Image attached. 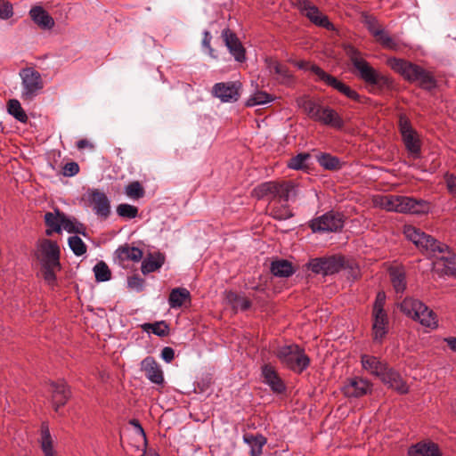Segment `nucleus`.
I'll return each mask as SVG.
<instances>
[{
    "mask_svg": "<svg viewBox=\"0 0 456 456\" xmlns=\"http://www.w3.org/2000/svg\"><path fill=\"white\" fill-rule=\"evenodd\" d=\"M399 213L413 215L427 214L429 211V203L424 200H416L411 197L399 195Z\"/></svg>",
    "mask_w": 456,
    "mask_h": 456,
    "instance_id": "obj_15",
    "label": "nucleus"
},
{
    "mask_svg": "<svg viewBox=\"0 0 456 456\" xmlns=\"http://www.w3.org/2000/svg\"><path fill=\"white\" fill-rule=\"evenodd\" d=\"M271 272L277 277H289L295 273V270L289 261L281 259L272 262Z\"/></svg>",
    "mask_w": 456,
    "mask_h": 456,
    "instance_id": "obj_36",
    "label": "nucleus"
},
{
    "mask_svg": "<svg viewBox=\"0 0 456 456\" xmlns=\"http://www.w3.org/2000/svg\"><path fill=\"white\" fill-rule=\"evenodd\" d=\"M444 180L446 183V186L448 191L453 196L456 197V175L453 174H446L444 175Z\"/></svg>",
    "mask_w": 456,
    "mask_h": 456,
    "instance_id": "obj_59",
    "label": "nucleus"
},
{
    "mask_svg": "<svg viewBox=\"0 0 456 456\" xmlns=\"http://www.w3.org/2000/svg\"><path fill=\"white\" fill-rule=\"evenodd\" d=\"M125 192L128 197L134 200L142 198L145 193L143 187L137 181L132 182L129 184H127L126 186Z\"/></svg>",
    "mask_w": 456,
    "mask_h": 456,
    "instance_id": "obj_51",
    "label": "nucleus"
},
{
    "mask_svg": "<svg viewBox=\"0 0 456 456\" xmlns=\"http://www.w3.org/2000/svg\"><path fill=\"white\" fill-rule=\"evenodd\" d=\"M244 441L251 446V456H260L263 452V446L266 444V438L262 436L246 435Z\"/></svg>",
    "mask_w": 456,
    "mask_h": 456,
    "instance_id": "obj_40",
    "label": "nucleus"
},
{
    "mask_svg": "<svg viewBox=\"0 0 456 456\" xmlns=\"http://www.w3.org/2000/svg\"><path fill=\"white\" fill-rule=\"evenodd\" d=\"M265 64L270 74L276 75L280 84L288 85L292 81L293 77L287 65L271 57L265 59Z\"/></svg>",
    "mask_w": 456,
    "mask_h": 456,
    "instance_id": "obj_20",
    "label": "nucleus"
},
{
    "mask_svg": "<svg viewBox=\"0 0 456 456\" xmlns=\"http://www.w3.org/2000/svg\"><path fill=\"white\" fill-rule=\"evenodd\" d=\"M161 358L167 363L175 358V350L170 346H166L161 351Z\"/></svg>",
    "mask_w": 456,
    "mask_h": 456,
    "instance_id": "obj_61",
    "label": "nucleus"
},
{
    "mask_svg": "<svg viewBox=\"0 0 456 456\" xmlns=\"http://www.w3.org/2000/svg\"><path fill=\"white\" fill-rule=\"evenodd\" d=\"M372 336L375 342L381 343L387 333L388 318L387 313H372Z\"/></svg>",
    "mask_w": 456,
    "mask_h": 456,
    "instance_id": "obj_27",
    "label": "nucleus"
},
{
    "mask_svg": "<svg viewBox=\"0 0 456 456\" xmlns=\"http://www.w3.org/2000/svg\"><path fill=\"white\" fill-rule=\"evenodd\" d=\"M311 71L317 76L319 81L323 82L326 86L333 88L340 94H342L343 90L347 86L334 76L324 71L318 65H312Z\"/></svg>",
    "mask_w": 456,
    "mask_h": 456,
    "instance_id": "obj_28",
    "label": "nucleus"
},
{
    "mask_svg": "<svg viewBox=\"0 0 456 456\" xmlns=\"http://www.w3.org/2000/svg\"><path fill=\"white\" fill-rule=\"evenodd\" d=\"M361 363L364 370L379 379L388 366V364L385 361L380 360V358L366 354H362Z\"/></svg>",
    "mask_w": 456,
    "mask_h": 456,
    "instance_id": "obj_21",
    "label": "nucleus"
},
{
    "mask_svg": "<svg viewBox=\"0 0 456 456\" xmlns=\"http://www.w3.org/2000/svg\"><path fill=\"white\" fill-rule=\"evenodd\" d=\"M345 259L341 256H330L311 259L307 264V269L315 274L323 276L338 273L344 267Z\"/></svg>",
    "mask_w": 456,
    "mask_h": 456,
    "instance_id": "obj_10",
    "label": "nucleus"
},
{
    "mask_svg": "<svg viewBox=\"0 0 456 456\" xmlns=\"http://www.w3.org/2000/svg\"><path fill=\"white\" fill-rule=\"evenodd\" d=\"M386 301V295L384 292H379L373 305V313H385L384 305Z\"/></svg>",
    "mask_w": 456,
    "mask_h": 456,
    "instance_id": "obj_60",
    "label": "nucleus"
},
{
    "mask_svg": "<svg viewBox=\"0 0 456 456\" xmlns=\"http://www.w3.org/2000/svg\"><path fill=\"white\" fill-rule=\"evenodd\" d=\"M50 392L52 394V403L56 412L64 406L71 396L69 387L64 381L50 383Z\"/></svg>",
    "mask_w": 456,
    "mask_h": 456,
    "instance_id": "obj_16",
    "label": "nucleus"
},
{
    "mask_svg": "<svg viewBox=\"0 0 456 456\" xmlns=\"http://www.w3.org/2000/svg\"><path fill=\"white\" fill-rule=\"evenodd\" d=\"M305 16L316 26L333 29V24L329 20L326 15H323L318 8L312 9V12L305 13Z\"/></svg>",
    "mask_w": 456,
    "mask_h": 456,
    "instance_id": "obj_43",
    "label": "nucleus"
},
{
    "mask_svg": "<svg viewBox=\"0 0 456 456\" xmlns=\"http://www.w3.org/2000/svg\"><path fill=\"white\" fill-rule=\"evenodd\" d=\"M257 200L268 199L270 203L288 202L297 196V187L291 182H265L252 191Z\"/></svg>",
    "mask_w": 456,
    "mask_h": 456,
    "instance_id": "obj_4",
    "label": "nucleus"
},
{
    "mask_svg": "<svg viewBox=\"0 0 456 456\" xmlns=\"http://www.w3.org/2000/svg\"><path fill=\"white\" fill-rule=\"evenodd\" d=\"M86 147L93 148V145L86 139H81L77 142V148L78 150H84Z\"/></svg>",
    "mask_w": 456,
    "mask_h": 456,
    "instance_id": "obj_64",
    "label": "nucleus"
},
{
    "mask_svg": "<svg viewBox=\"0 0 456 456\" xmlns=\"http://www.w3.org/2000/svg\"><path fill=\"white\" fill-rule=\"evenodd\" d=\"M410 456H441L437 444L434 443H419L409 449Z\"/></svg>",
    "mask_w": 456,
    "mask_h": 456,
    "instance_id": "obj_30",
    "label": "nucleus"
},
{
    "mask_svg": "<svg viewBox=\"0 0 456 456\" xmlns=\"http://www.w3.org/2000/svg\"><path fill=\"white\" fill-rule=\"evenodd\" d=\"M29 16L41 29L49 30L54 27L53 18L40 5L33 6L29 11Z\"/></svg>",
    "mask_w": 456,
    "mask_h": 456,
    "instance_id": "obj_25",
    "label": "nucleus"
},
{
    "mask_svg": "<svg viewBox=\"0 0 456 456\" xmlns=\"http://www.w3.org/2000/svg\"><path fill=\"white\" fill-rule=\"evenodd\" d=\"M115 254L119 265H123L126 261L139 262L143 256L142 249L136 247H130L127 244L119 247Z\"/></svg>",
    "mask_w": 456,
    "mask_h": 456,
    "instance_id": "obj_29",
    "label": "nucleus"
},
{
    "mask_svg": "<svg viewBox=\"0 0 456 456\" xmlns=\"http://www.w3.org/2000/svg\"><path fill=\"white\" fill-rule=\"evenodd\" d=\"M7 109L9 114L13 116L18 121L21 123H27L28 116L22 109L20 102L16 99L9 100L7 103Z\"/></svg>",
    "mask_w": 456,
    "mask_h": 456,
    "instance_id": "obj_45",
    "label": "nucleus"
},
{
    "mask_svg": "<svg viewBox=\"0 0 456 456\" xmlns=\"http://www.w3.org/2000/svg\"><path fill=\"white\" fill-rule=\"evenodd\" d=\"M66 215L59 208H55L54 212H46L44 216L45 224L47 226L45 234L51 236L53 232L61 233L62 228V220Z\"/></svg>",
    "mask_w": 456,
    "mask_h": 456,
    "instance_id": "obj_26",
    "label": "nucleus"
},
{
    "mask_svg": "<svg viewBox=\"0 0 456 456\" xmlns=\"http://www.w3.org/2000/svg\"><path fill=\"white\" fill-rule=\"evenodd\" d=\"M314 121L338 130L342 129L345 125L343 118L334 109L323 105L320 108Z\"/></svg>",
    "mask_w": 456,
    "mask_h": 456,
    "instance_id": "obj_18",
    "label": "nucleus"
},
{
    "mask_svg": "<svg viewBox=\"0 0 456 456\" xmlns=\"http://www.w3.org/2000/svg\"><path fill=\"white\" fill-rule=\"evenodd\" d=\"M344 224V215L331 210L311 220L309 227L314 232H337L342 230Z\"/></svg>",
    "mask_w": 456,
    "mask_h": 456,
    "instance_id": "obj_9",
    "label": "nucleus"
},
{
    "mask_svg": "<svg viewBox=\"0 0 456 456\" xmlns=\"http://www.w3.org/2000/svg\"><path fill=\"white\" fill-rule=\"evenodd\" d=\"M309 158V153H299L289 159L288 167L294 170L303 169L304 167H305V161Z\"/></svg>",
    "mask_w": 456,
    "mask_h": 456,
    "instance_id": "obj_53",
    "label": "nucleus"
},
{
    "mask_svg": "<svg viewBox=\"0 0 456 456\" xmlns=\"http://www.w3.org/2000/svg\"><path fill=\"white\" fill-rule=\"evenodd\" d=\"M191 300L190 291L185 288L173 289L169 294L168 304L171 308H179Z\"/></svg>",
    "mask_w": 456,
    "mask_h": 456,
    "instance_id": "obj_35",
    "label": "nucleus"
},
{
    "mask_svg": "<svg viewBox=\"0 0 456 456\" xmlns=\"http://www.w3.org/2000/svg\"><path fill=\"white\" fill-rule=\"evenodd\" d=\"M222 37L230 53L234 57V59L239 62L244 61L246 60L245 48L236 34L231 29L225 28L222 32Z\"/></svg>",
    "mask_w": 456,
    "mask_h": 456,
    "instance_id": "obj_17",
    "label": "nucleus"
},
{
    "mask_svg": "<svg viewBox=\"0 0 456 456\" xmlns=\"http://www.w3.org/2000/svg\"><path fill=\"white\" fill-rule=\"evenodd\" d=\"M444 342L452 351L456 352V338L449 337L444 338Z\"/></svg>",
    "mask_w": 456,
    "mask_h": 456,
    "instance_id": "obj_63",
    "label": "nucleus"
},
{
    "mask_svg": "<svg viewBox=\"0 0 456 456\" xmlns=\"http://www.w3.org/2000/svg\"><path fill=\"white\" fill-rule=\"evenodd\" d=\"M79 172V166L77 162L71 161L64 165L62 174L65 176H74Z\"/></svg>",
    "mask_w": 456,
    "mask_h": 456,
    "instance_id": "obj_57",
    "label": "nucleus"
},
{
    "mask_svg": "<svg viewBox=\"0 0 456 456\" xmlns=\"http://www.w3.org/2000/svg\"><path fill=\"white\" fill-rule=\"evenodd\" d=\"M13 15L12 4L5 0L0 4V19L8 20Z\"/></svg>",
    "mask_w": 456,
    "mask_h": 456,
    "instance_id": "obj_55",
    "label": "nucleus"
},
{
    "mask_svg": "<svg viewBox=\"0 0 456 456\" xmlns=\"http://www.w3.org/2000/svg\"><path fill=\"white\" fill-rule=\"evenodd\" d=\"M212 39V36L209 31L205 30L203 33L202 45L203 47L208 49V53L213 59H217L218 55L216 53V50L213 49L210 45V41Z\"/></svg>",
    "mask_w": 456,
    "mask_h": 456,
    "instance_id": "obj_56",
    "label": "nucleus"
},
{
    "mask_svg": "<svg viewBox=\"0 0 456 456\" xmlns=\"http://www.w3.org/2000/svg\"><path fill=\"white\" fill-rule=\"evenodd\" d=\"M298 8L305 13L312 12V9L317 8L308 0H297Z\"/></svg>",
    "mask_w": 456,
    "mask_h": 456,
    "instance_id": "obj_62",
    "label": "nucleus"
},
{
    "mask_svg": "<svg viewBox=\"0 0 456 456\" xmlns=\"http://www.w3.org/2000/svg\"><path fill=\"white\" fill-rule=\"evenodd\" d=\"M240 89L238 82H220L214 85L212 94L222 102H235L240 98Z\"/></svg>",
    "mask_w": 456,
    "mask_h": 456,
    "instance_id": "obj_12",
    "label": "nucleus"
},
{
    "mask_svg": "<svg viewBox=\"0 0 456 456\" xmlns=\"http://www.w3.org/2000/svg\"><path fill=\"white\" fill-rule=\"evenodd\" d=\"M316 158L319 165L326 170L335 171L342 167L340 159L330 153H321Z\"/></svg>",
    "mask_w": 456,
    "mask_h": 456,
    "instance_id": "obj_38",
    "label": "nucleus"
},
{
    "mask_svg": "<svg viewBox=\"0 0 456 456\" xmlns=\"http://www.w3.org/2000/svg\"><path fill=\"white\" fill-rule=\"evenodd\" d=\"M342 94L356 102H362V100L365 99L363 96L359 94L355 90L351 88L349 86H346L345 87V89L342 92Z\"/></svg>",
    "mask_w": 456,
    "mask_h": 456,
    "instance_id": "obj_58",
    "label": "nucleus"
},
{
    "mask_svg": "<svg viewBox=\"0 0 456 456\" xmlns=\"http://www.w3.org/2000/svg\"><path fill=\"white\" fill-rule=\"evenodd\" d=\"M127 284L130 289L140 292L144 288L145 281L139 275H133L128 278Z\"/></svg>",
    "mask_w": 456,
    "mask_h": 456,
    "instance_id": "obj_54",
    "label": "nucleus"
},
{
    "mask_svg": "<svg viewBox=\"0 0 456 456\" xmlns=\"http://www.w3.org/2000/svg\"><path fill=\"white\" fill-rule=\"evenodd\" d=\"M94 273L95 280L99 282L108 281L111 278V272L107 264L103 261L98 262L94 266Z\"/></svg>",
    "mask_w": 456,
    "mask_h": 456,
    "instance_id": "obj_47",
    "label": "nucleus"
},
{
    "mask_svg": "<svg viewBox=\"0 0 456 456\" xmlns=\"http://www.w3.org/2000/svg\"><path fill=\"white\" fill-rule=\"evenodd\" d=\"M141 369L151 382L157 385L164 383L163 371L153 357L148 356L143 359L141 362Z\"/></svg>",
    "mask_w": 456,
    "mask_h": 456,
    "instance_id": "obj_19",
    "label": "nucleus"
},
{
    "mask_svg": "<svg viewBox=\"0 0 456 456\" xmlns=\"http://www.w3.org/2000/svg\"><path fill=\"white\" fill-rule=\"evenodd\" d=\"M405 236L428 256H436L437 252H443L447 245L436 240L431 235L421 232L414 226H408L404 230Z\"/></svg>",
    "mask_w": 456,
    "mask_h": 456,
    "instance_id": "obj_7",
    "label": "nucleus"
},
{
    "mask_svg": "<svg viewBox=\"0 0 456 456\" xmlns=\"http://www.w3.org/2000/svg\"><path fill=\"white\" fill-rule=\"evenodd\" d=\"M264 382L267 384L274 393L281 394L286 390L282 379L279 377L276 370L270 364L262 367Z\"/></svg>",
    "mask_w": 456,
    "mask_h": 456,
    "instance_id": "obj_23",
    "label": "nucleus"
},
{
    "mask_svg": "<svg viewBox=\"0 0 456 456\" xmlns=\"http://www.w3.org/2000/svg\"><path fill=\"white\" fill-rule=\"evenodd\" d=\"M275 355L283 365L297 373H302L310 364L305 350L296 344L280 346Z\"/></svg>",
    "mask_w": 456,
    "mask_h": 456,
    "instance_id": "obj_5",
    "label": "nucleus"
},
{
    "mask_svg": "<svg viewBox=\"0 0 456 456\" xmlns=\"http://www.w3.org/2000/svg\"><path fill=\"white\" fill-rule=\"evenodd\" d=\"M398 129L409 156L413 159H419L421 156V140L405 114H400L399 116Z\"/></svg>",
    "mask_w": 456,
    "mask_h": 456,
    "instance_id": "obj_6",
    "label": "nucleus"
},
{
    "mask_svg": "<svg viewBox=\"0 0 456 456\" xmlns=\"http://www.w3.org/2000/svg\"><path fill=\"white\" fill-rule=\"evenodd\" d=\"M375 204L387 211L398 212L399 195H382L375 200Z\"/></svg>",
    "mask_w": 456,
    "mask_h": 456,
    "instance_id": "obj_39",
    "label": "nucleus"
},
{
    "mask_svg": "<svg viewBox=\"0 0 456 456\" xmlns=\"http://www.w3.org/2000/svg\"><path fill=\"white\" fill-rule=\"evenodd\" d=\"M271 216L278 220H287L293 216V213L287 205V202H281L280 207H272Z\"/></svg>",
    "mask_w": 456,
    "mask_h": 456,
    "instance_id": "obj_48",
    "label": "nucleus"
},
{
    "mask_svg": "<svg viewBox=\"0 0 456 456\" xmlns=\"http://www.w3.org/2000/svg\"><path fill=\"white\" fill-rule=\"evenodd\" d=\"M372 391V383L366 379L355 377L348 379L343 387V392L347 397H362Z\"/></svg>",
    "mask_w": 456,
    "mask_h": 456,
    "instance_id": "obj_13",
    "label": "nucleus"
},
{
    "mask_svg": "<svg viewBox=\"0 0 456 456\" xmlns=\"http://www.w3.org/2000/svg\"><path fill=\"white\" fill-rule=\"evenodd\" d=\"M37 258L41 264V271L45 281L51 287L56 284V272L61 266L60 263L61 250L56 241L45 239L38 246Z\"/></svg>",
    "mask_w": 456,
    "mask_h": 456,
    "instance_id": "obj_3",
    "label": "nucleus"
},
{
    "mask_svg": "<svg viewBox=\"0 0 456 456\" xmlns=\"http://www.w3.org/2000/svg\"><path fill=\"white\" fill-rule=\"evenodd\" d=\"M298 105L301 109H303L305 114L314 121L319 113L320 108L322 107L321 103L316 102L306 97L301 98L298 101Z\"/></svg>",
    "mask_w": 456,
    "mask_h": 456,
    "instance_id": "obj_42",
    "label": "nucleus"
},
{
    "mask_svg": "<svg viewBox=\"0 0 456 456\" xmlns=\"http://www.w3.org/2000/svg\"><path fill=\"white\" fill-rule=\"evenodd\" d=\"M62 228L69 233L86 236V226L76 218H70L66 216L65 219L62 220Z\"/></svg>",
    "mask_w": 456,
    "mask_h": 456,
    "instance_id": "obj_44",
    "label": "nucleus"
},
{
    "mask_svg": "<svg viewBox=\"0 0 456 456\" xmlns=\"http://www.w3.org/2000/svg\"><path fill=\"white\" fill-rule=\"evenodd\" d=\"M117 213L121 217L134 218L138 215V208L133 205L122 203L117 207Z\"/></svg>",
    "mask_w": 456,
    "mask_h": 456,
    "instance_id": "obj_52",
    "label": "nucleus"
},
{
    "mask_svg": "<svg viewBox=\"0 0 456 456\" xmlns=\"http://www.w3.org/2000/svg\"><path fill=\"white\" fill-rule=\"evenodd\" d=\"M369 30L370 34L376 38L377 42L382 45V47L397 51L400 49L399 42L389 36L384 29L377 27L375 22L370 23Z\"/></svg>",
    "mask_w": 456,
    "mask_h": 456,
    "instance_id": "obj_24",
    "label": "nucleus"
},
{
    "mask_svg": "<svg viewBox=\"0 0 456 456\" xmlns=\"http://www.w3.org/2000/svg\"><path fill=\"white\" fill-rule=\"evenodd\" d=\"M142 328L144 331H151L159 337H166L169 333V326L165 321L156 322L154 323H144Z\"/></svg>",
    "mask_w": 456,
    "mask_h": 456,
    "instance_id": "obj_46",
    "label": "nucleus"
},
{
    "mask_svg": "<svg viewBox=\"0 0 456 456\" xmlns=\"http://www.w3.org/2000/svg\"><path fill=\"white\" fill-rule=\"evenodd\" d=\"M388 66L399 73L405 80L413 83L418 82L419 86L428 91L436 87V80L431 72L409 61L400 58H389Z\"/></svg>",
    "mask_w": 456,
    "mask_h": 456,
    "instance_id": "obj_2",
    "label": "nucleus"
},
{
    "mask_svg": "<svg viewBox=\"0 0 456 456\" xmlns=\"http://www.w3.org/2000/svg\"><path fill=\"white\" fill-rule=\"evenodd\" d=\"M344 50L353 66L357 70V77L368 86L371 87L369 89L370 93L375 94L393 88V79L374 69L362 57V53L357 48L352 45H346Z\"/></svg>",
    "mask_w": 456,
    "mask_h": 456,
    "instance_id": "obj_1",
    "label": "nucleus"
},
{
    "mask_svg": "<svg viewBox=\"0 0 456 456\" xmlns=\"http://www.w3.org/2000/svg\"><path fill=\"white\" fill-rule=\"evenodd\" d=\"M225 299L228 302V304L232 307L234 310H241V311H247L251 307V301L238 293L234 291H226L225 292Z\"/></svg>",
    "mask_w": 456,
    "mask_h": 456,
    "instance_id": "obj_34",
    "label": "nucleus"
},
{
    "mask_svg": "<svg viewBox=\"0 0 456 456\" xmlns=\"http://www.w3.org/2000/svg\"><path fill=\"white\" fill-rule=\"evenodd\" d=\"M68 243L70 249L76 256H80L86 253L87 247L78 236L75 235L69 237Z\"/></svg>",
    "mask_w": 456,
    "mask_h": 456,
    "instance_id": "obj_50",
    "label": "nucleus"
},
{
    "mask_svg": "<svg viewBox=\"0 0 456 456\" xmlns=\"http://www.w3.org/2000/svg\"><path fill=\"white\" fill-rule=\"evenodd\" d=\"M392 285L396 293H403L406 288L405 273L398 268L391 269L389 272Z\"/></svg>",
    "mask_w": 456,
    "mask_h": 456,
    "instance_id": "obj_41",
    "label": "nucleus"
},
{
    "mask_svg": "<svg viewBox=\"0 0 456 456\" xmlns=\"http://www.w3.org/2000/svg\"><path fill=\"white\" fill-rule=\"evenodd\" d=\"M86 195L94 214L102 219H107L111 213L110 201L107 195L99 189H89Z\"/></svg>",
    "mask_w": 456,
    "mask_h": 456,
    "instance_id": "obj_11",
    "label": "nucleus"
},
{
    "mask_svg": "<svg viewBox=\"0 0 456 456\" xmlns=\"http://www.w3.org/2000/svg\"><path fill=\"white\" fill-rule=\"evenodd\" d=\"M165 262V256L161 253L149 254L142 262L141 270L143 274L155 272L159 269Z\"/></svg>",
    "mask_w": 456,
    "mask_h": 456,
    "instance_id": "obj_31",
    "label": "nucleus"
},
{
    "mask_svg": "<svg viewBox=\"0 0 456 456\" xmlns=\"http://www.w3.org/2000/svg\"><path fill=\"white\" fill-rule=\"evenodd\" d=\"M435 257L437 259L436 265H442V272L444 274L456 278V254H454L448 246L443 252H437Z\"/></svg>",
    "mask_w": 456,
    "mask_h": 456,
    "instance_id": "obj_22",
    "label": "nucleus"
},
{
    "mask_svg": "<svg viewBox=\"0 0 456 456\" xmlns=\"http://www.w3.org/2000/svg\"><path fill=\"white\" fill-rule=\"evenodd\" d=\"M414 321L419 322L421 325L428 328L435 329L437 327L436 315L427 305L426 309L419 310L418 316H415Z\"/></svg>",
    "mask_w": 456,
    "mask_h": 456,
    "instance_id": "obj_37",
    "label": "nucleus"
},
{
    "mask_svg": "<svg viewBox=\"0 0 456 456\" xmlns=\"http://www.w3.org/2000/svg\"><path fill=\"white\" fill-rule=\"evenodd\" d=\"M19 75L21 78L20 98L24 102L33 101L44 88L41 74L34 68L27 67L21 69Z\"/></svg>",
    "mask_w": 456,
    "mask_h": 456,
    "instance_id": "obj_8",
    "label": "nucleus"
},
{
    "mask_svg": "<svg viewBox=\"0 0 456 456\" xmlns=\"http://www.w3.org/2000/svg\"><path fill=\"white\" fill-rule=\"evenodd\" d=\"M53 443V441L49 430L48 424L46 422H43L41 425L40 445L45 456H56Z\"/></svg>",
    "mask_w": 456,
    "mask_h": 456,
    "instance_id": "obj_33",
    "label": "nucleus"
},
{
    "mask_svg": "<svg viewBox=\"0 0 456 456\" xmlns=\"http://www.w3.org/2000/svg\"><path fill=\"white\" fill-rule=\"evenodd\" d=\"M379 379L384 385L396 391L400 395H405L409 392V387L401 374L389 365L387 367V370L383 372Z\"/></svg>",
    "mask_w": 456,
    "mask_h": 456,
    "instance_id": "obj_14",
    "label": "nucleus"
},
{
    "mask_svg": "<svg viewBox=\"0 0 456 456\" xmlns=\"http://www.w3.org/2000/svg\"><path fill=\"white\" fill-rule=\"evenodd\" d=\"M273 101L271 94L264 92L257 91L250 98L248 99L246 105L248 107H253L256 105L265 104Z\"/></svg>",
    "mask_w": 456,
    "mask_h": 456,
    "instance_id": "obj_49",
    "label": "nucleus"
},
{
    "mask_svg": "<svg viewBox=\"0 0 456 456\" xmlns=\"http://www.w3.org/2000/svg\"><path fill=\"white\" fill-rule=\"evenodd\" d=\"M400 310L408 317L415 319L419 309H426V305L421 301L412 298H404L399 305Z\"/></svg>",
    "mask_w": 456,
    "mask_h": 456,
    "instance_id": "obj_32",
    "label": "nucleus"
}]
</instances>
